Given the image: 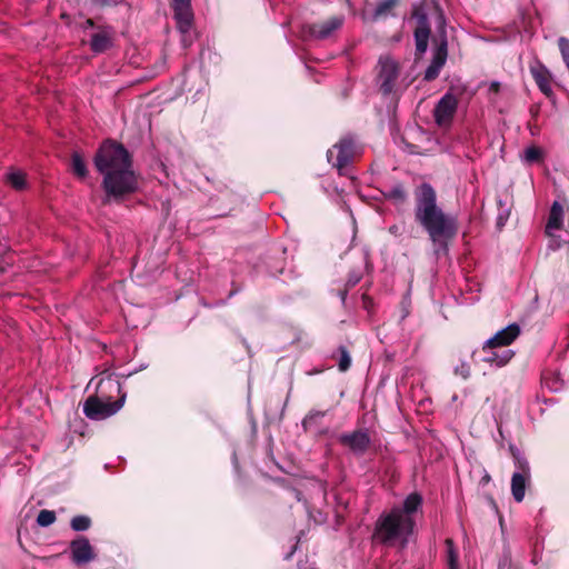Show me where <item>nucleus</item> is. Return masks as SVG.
<instances>
[{
    "mask_svg": "<svg viewBox=\"0 0 569 569\" xmlns=\"http://www.w3.org/2000/svg\"><path fill=\"white\" fill-rule=\"evenodd\" d=\"M326 412L325 411H319V410H312L310 411L302 420V427L308 430L310 429L313 423L319 420V419H322L325 417Z\"/></svg>",
    "mask_w": 569,
    "mask_h": 569,
    "instance_id": "cd10ccee",
    "label": "nucleus"
},
{
    "mask_svg": "<svg viewBox=\"0 0 569 569\" xmlns=\"http://www.w3.org/2000/svg\"><path fill=\"white\" fill-rule=\"evenodd\" d=\"M499 86H500V84H499V82L493 81V82H491V84H490V89H491L492 91H496V92H497V91L499 90Z\"/></svg>",
    "mask_w": 569,
    "mask_h": 569,
    "instance_id": "4c0bfd02",
    "label": "nucleus"
},
{
    "mask_svg": "<svg viewBox=\"0 0 569 569\" xmlns=\"http://www.w3.org/2000/svg\"><path fill=\"white\" fill-rule=\"evenodd\" d=\"M361 279V276L360 274H351L348 279V284L349 286H356Z\"/></svg>",
    "mask_w": 569,
    "mask_h": 569,
    "instance_id": "f704fd0d",
    "label": "nucleus"
},
{
    "mask_svg": "<svg viewBox=\"0 0 569 569\" xmlns=\"http://www.w3.org/2000/svg\"><path fill=\"white\" fill-rule=\"evenodd\" d=\"M447 547V562L449 569H458V555L455 550L453 542L451 539L446 540Z\"/></svg>",
    "mask_w": 569,
    "mask_h": 569,
    "instance_id": "a878e982",
    "label": "nucleus"
},
{
    "mask_svg": "<svg viewBox=\"0 0 569 569\" xmlns=\"http://www.w3.org/2000/svg\"><path fill=\"white\" fill-rule=\"evenodd\" d=\"M355 156V142L351 138H343L337 144L329 149L327 158L340 174H343L345 168L351 162Z\"/></svg>",
    "mask_w": 569,
    "mask_h": 569,
    "instance_id": "6e6552de",
    "label": "nucleus"
},
{
    "mask_svg": "<svg viewBox=\"0 0 569 569\" xmlns=\"http://www.w3.org/2000/svg\"><path fill=\"white\" fill-rule=\"evenodd\" d=\"M415 519L402 515L399 508L382 513L376 522L375 539L387 546L405 549L415 531Z\"/></svg>",
    "mask_w": 569,
    "mask_h": 569,
    "instance_id": "7ed1b4c3",
    "label": "nucleus"
},
{
    "mask_svg": "<svg viewBox=\"0 0 569 569\" xmlns=\"http://www.w3.org/2000/svg\"><path fill=\"white\" fill-rule=\"evenodd\" d=\"M513 356V350L488 342H485L481 349V361L490 368L505 367Z\"/></svg>",
    "mask_w": 569,
    "mask_h": 569,
    "instance_id": "9d476101",
    "label": "nucleus"
},
{
    "mask_svg": "<svg viewBox=\"0 0 569 569\" xmlns=\"http://www.w3.org/2000/svg\"><path fill=\"white\" fill-rule=\"evenodd\" d=\"M458 108V99L450 92H447L436 104L433 110L435 121L440 127H447L451 123Z\"/></svg>",
    "mask_w": 569,
    "mask_h": 569,
    "instance_id": "9b49d317",
    "label": "nucleus"
},
{
    "mask_svg": "<svg viewBox=\"0 0 569 569\" xmlns=\"http://www.w3.org/2000/svg\"><path fill=\"white\" fill-rule=\"evenodd\" d=\"M455 372L460 375L463 379H467L470 376V367L468 363L462 362L460 366L456 367Z\"/></svg>",
    "mask_w": 569,
    "mask_h": 569,
    "instance_id": "473e14b6",
    "label": "nucleus"
},
{
    "mask_svg": "<svg viewBox=\"0 0 569 569\" xmlns=\"http://www.w3.org/2000/svg\"><path fill=\"white\" fill-rule=\"evenodd\" d=\"M56 521V513L51 510H41L37 517L40 527H48Z\"/></svg>",
    "mask_w": 569,
    "mask_h": 569,
    "instance_id": "bb28decb",
    "label": "nucleus"
},
{
    "mask_svg": "<svg viewBox=\"0 0 569 569\" xmlns=\"http://www.w3.org/2000/svg\"><path fill=\"white\" fill-rule=\"evenodd\" d=\"M541 157V150L536 147H529L525 150L523 158L527 162L531 163L538 161Z\"/></svg>",
    "mask_w": 569,
    "mask_h": 569,
    "instance_id": "2f4dec72",
    "label": "nucleus"
},
{
    "mask_svg": "<svg viewBox=\"0 0 569 569\" xmlns=\"http://www.w3.org/2000/svg\"><path fill=\"white\" fill-rule=\"evenodd\" d=\"M338 440L342 446L359 456L367 451L371 442L368 431L363 429L341 433Z\"/></svg>",
    "mask_w": 569,
    "mask_h": 569,
    "instance_id": "f8f14e48",
    "label": "nucleus"
},
{
    "mask_svg": "<svg viewBox=\"0 0 569 569\" xmlns=\"http://www.w3.org/2000/svg\"><path fill=\"white\" fill-rule=\"evenodd\" d=\"M121 0H90L96 6H112L119 3Z\"/></svg>",
    "mask_w": 569,
    "mask_h": 569,
    "instance_id": "72a5a7b5",
    "label": "nucleus"
},
{
    "mask_svg": "<svg viewBox=\"0 0 569 569\" xmlns=\"http://www.w3.org/2000/svg\"><path fill=\"white\" fill-rule=\"evenodd\" d=\"M520 335V327L517 323H511L506 328L499 330L493 337L489 338L486 342L497 345L499 347L508 348Z\"/></svg>",
    "mask_w": 569,
    "mask_h": 569,
    "instance_id": "f3484780",
    "label": "nucleus"
},
{
    "mask_svg": "<svg viewBox=\"0 0 569 569\" xmlns=\"http://www.w3.org/2000/svg\"><path fill=\"white\" fill-rule=\"evenodd\" d=\"M439 36L437 39V47L433 51L432 60L429 64V67L425 71V80L431 81L435 80L439 73L442 67L445 66L448 57V42H447V34L445 31V20L442 14L439 16Z\"/></svg>",
    "mask_w": 569,
    "mask_h": 569,
    "instance_id": "423d86ee",
    "label": "nucleus"
},
{
    "mask_svg": "<svg viewBox=\"0 0 569 569\" xmlns=\"http://www.w3.org/2000/svg\"><path fill=\"white\" fill-rule=\"evenodd\" d=\"M124 401L126 393H122L116 401L90 396L83 403V413L91 420H103L117 413L123 407Z\"/></svg>",
    "mask_w": 569,
    "mask_h": 569,
    "instance_id": "39448f33",
    "label": "nucleus"
},
{
    "mask_svg": "<svg viewBox=\"0 0 569 569\" xmlns=\"http://www.w3.org/2000/svg\"><path fill=\"white\" fill-rule=\"evenodd\" d=\"M558 44H559V50L561 52L562 60L569 70V40L567 38L561 37L558 40Z\"/></svg>",
    "mask_w": 569,
    "mask_h": 569,
    "instance_id": "7c9ffc66",
    "label": "nucleus"
},
{
    "mask_svg": "<svg viewBox=\"0 0 569 569\" xmlns=\"http://www.w3.org/2000/svg\"><path fill=\"white\" fill-rule=\"evenodd\" d=\"M415 17L417 18L419 24L415 31L416 48L417 51L422 54L426 52L428 47L430 30L426 14L416 11Z\"/></svg>",
    "mask_w": 569,
    "mask_h": 569,
    "instance_id": "dca6fc26",
    "label": "nucleus"
},
{
    "mask_svg": "<svg viewBox=\"0 0 569 569\" xmlns=\"http://www.w3.org/2000/svg\"><path fill=\"white\" fill-rule=\"evenodd\" d=\"M112 32L110 29L104 28L93 33L91 37L90 46L92 51L100 53L111 47Z\"/></svg>",
    "mask_w": 569,
    "mask_h": 569,
    "instance_id": "6ab92c4d",
    "label": "nucleus"
},
{
    "mask_svg": "<svg viewBox=\"0 0 569 569\" xmlns=\"http://www.w3.org/2000/svg\"><path fill=\"white\" fill-rule=\"evenodd\" d=\"M387 197L395 201L402 202L406 199V192L402 186L397 184L388 191Z\"/></svg>",
    "mask_w": 569,
    "mask_h": 569,
    "instance_id": "c756f323",
    "label": "nucleus"
},
{
    "mask_svg": "<svg viewBox=\"0 0 569 569\" xmlns=\"http://www.w3.org/2000/svg\"><path fill=\"white\" fill-rule=\"evenodd\" d=\"M71 168L73 173L79 178H84L87 176V166L78 152H73L71 157Z\"/></svg>",
    "mask_w": 569,
    "mask_h": 569,
    "instance_id": "b1692460",
    "label": "nucleus"
},
{
    "mask_svg": "<svg viewBox=\"0 0 569 569\" xmlns=\"http://www.w3.org/2000/svg\"><path fill=\"white\" fill-rule=\"evenodd\" d=\"M422 505V498L420 495L413 492L410 493L403 501L402 507H398L402 515L411 516L418 511Z\"/></svg>",
    "mask_w": 569,
    "mask_h": 569,
    "instance_id": "5701e85b",
    "label": "nucleus"
},
{
    "mask_svg": "<svg viewBox=\"0 0 569 569\" xmlns=\"http://www.w3.org/2000/svg\"><path fill=\"white\" fill-rule=\"evenodd\" d=\"M545 385L552 391H558L560 389V387L551 383V381L549 379H545Z\"/></svg>",
    "mask_w": 569,
    "mask_h": 569,
    "instance_id": "e433bc0d",
    "label": "nucleus"
},
{
    "mask_svg": "<svg viewBox=\"0 0 569 569\" xmlns=\"http://www.w3.org/2000/svg\"><path fill=\"white\" fill-rule=\"evenodd\" d=\"M490 480V476L486 473L482 478V482H488Z\"/></svg>",
    "mask_w": 569,
    "mask_h": 569,
    "instance_id": "ea45409f",
    "label": "nucleus"
},
{
    "mask_svg": "<svg viewBox=\"0 0 569 569\" xmlns=\"http://www.w3.org/2000/svg\"><path fill=\"white\" fill-rule=\"evenodd\" d=\"M71 559L77 566L86 565L96 559L93 547L86 537H78L70 543Z\"/></svg>",
    "mask_w": 569,
    "mask_h": 569,
    "instance_id": "ddd939ff",
    "label": "nucleus"
},
{
    "mask_svg": "<svg viewBox=\"0 0 569 569\" xmlns=\"http://www.w3.org/2000/svg\"><path fill=\"white\" fill-rule=\"evenodd\" d=\"M342 16L331 17L320 23L303 24L300 29V37L303 41L329 39L343 24Z\"/></svg>",
    "mask_w": 569,
    "mask_h": 569,
    "instance_id": "0eeeda50",
    "label": "nucleus"
},
{
    "mask_svg": "<svg viewBox=\"0 0 569 569\" xmlns=\"http://www.w3.org/2000/svg\"><path fill=\"white\" fill-rule=\"evenodd\" d=\"M94 166L103 176L102 186L108 197H122L137 189L129 153L121 144L104 142L94 157Z\"/></svg>",
    "mask_w": 569,
    "mask_h": 569,
    "instance_id": "f03ea898",
    "label": "nucleus"
},
{
    "mask_svg": "<svg viewBox=\"0 0 569 569\" xmlns=\"http://www.w3.org/2000/svg\"><path fill=\"white\" fill-rule=\"evenodd\" d=\"M520 471L513 472L511 477V493L517 502H521L526 495V487L530 478L528 463L519 462Z\"/></svg>",
    "mask_w": 569,
    "mask_h": 569,
    "instance_id": "4468645a",
    "label": "nucleus"
},
{
    "mask_svg": "<svg viewBox=\"0 0 569 569\" xmlns=\"http://www.w3.org/2000/svg\"><path fill=\"white\" fill-rule=\"evenodd\" d=\"M563 218L565 211L562 206L558 201H555L550 208L546 233L550 237L555 236V232L562 228Z\"/></svg>",
    "mask_w": 569,
    "mask_h": 569,
    "instance_id": "a211bd4d",
    "label": "nucleus"
},
{
    "mask_svg": "<svg viewBox=\"0 0 569 569\" xmlns=\"http://www.w3.org/2000/svg\"><path fill=\"white\" fill-rule=\"evenodd\" d=\"M4 181L16 190H24L28 186L26 173L19 169L11 168L4 176Z\"/></svg>",
    "mask_w": 569,
    "mask_h": 569,
    "instance_id": "4be33fe9",
    "label": "nucleus"
},
{
    "mask_svg": "<svg viewBox=\"0 0 569 569\" xmlns=\"http://www.w3.org/2000/svg\"><path fill=\"white\" fill-rule=\"evenodd\" d=\"M389 232L393 236H399L400 234V227L397 226V224H392L389 227Z\"/></svg>",
    "mask_w": 569,
    "mask_h": 569,
    "instance_id": "c9c22d12",
    "label": "nucleus"
},
{
    "mask_svg": "<svg viewBox=\"0 0 569 569\" xmlns=\"http://www.w3.org/2000/svg\"><path fill=\"white\" fill-rule=\"evenodd\" d=\"M398 0H381L378 2L376 9L373 10L370 17L363 14L365 19H369L371 21H378L381 19H386L392 16V10L396 7Z\"/></svg>",
    "mask_w": 569,
    "mask_h": 569,
    "instance_id": "412c9836",
    "label": "nucleus"
},
{
    "mask_svg": "<svg viewBox=\"0 0 569 569\" xmlns=\"http://www.w3.org/2000/svg\"><path fill=\"white\" fill-rule=\"evenodd\" d=\"M70 526L74 531H86L91 526V519L82 515L76 516L71 519Z\"/></svg>",
    "mask_w": 569,
    "mask_h": 569,
    "instance_id": "393cba45",
    "label": "nucleus"
},
{
    "mask_svg": "<svg viewBox=\"0 0 569 569\" xmlns=\"http://www.w3.org/2000/svg\"><path fill=\"white\" fill-rule=\"evenodd\" d=\"M88 388H94L96 397L111 400L113 395H122L120 382L113 377V375L103 372L100 376L92 378L88 385Z\"/></svg>",
    "mask_w": 569,
    "mask_h": 569,
    "instance_id": "1a4fd4ad",
    "label": "nucleus"
},
{
    "mask_svg": "<svg viewBox=\"0 0 569 569\" xmlns=\"http://www.w3.org/2000/svg\"><path fill=\"white\" fill-rule=\"evenodd\" d=\"M376 82L383 96L397 94L406 86L400 79V66L397 60L386 54L381 56L377 64Z\"/></svg>",
    "mask_w": 569,
    "mask_h": 569,
    "instance_id": "20e7f679",
    "label": "nucleus"
},
{
    "mask_svg": "<svg viewBox=\"0 0 569 569\" xmlns=\"http://www.w3.org/2000/svg\"><path fill=\"white\" fill-rule=\"evenodd\" d=\"M174 11V19L177 20L178 29L186 33L190 30L192 23V12L190 0H172Z\"/></svg>",
    "mask_w": 569,
    "mask_h": 569,
    "instance_id": "2eb2a0df",
    "label": "nucleus"
},
{
    "mask_svg": "<svg viewBox=\"0 0 569 569\" xmlns=\"http://www.w3.org/2000/svg\"><path fill=\"white\" fill-rule=\"evenodd\" d=\"M505 220H506V218H503L502 216H499V218H498V223H499L500 226H502Z\"/></svg>",
    "mask_w": 569,
    "mask_h": 569,
    "instance_id": "58836bf2",
    "label": "nucleus"
},
{
    "mask_svg": "<svg viewBox=\"0 0 569 569\" xmlns=\"http://www.w3.org/2000/svg\"><path fill=\"white\" fill-rule=\"evenodd\" d=\"M531 74L540 91L547 97H550L552 94V88L549 71L541 66L538 68H531Z\"/></svg>",
    "mask_w": 569,
    "mask_h": 569,
    "instance_id": "aec40b11",
    "label": "nucleus"
},
{
    "mask_svg": "<svg viewBox=\"0 0 569 569\" xmlns=\"http://www.w3.org/2000/svg\"><path fill=\"white\" fill-rule=\"evenodd\" d=\"M339 352H340V359H339L338 367H339L340 371L345 372L351 366V357H350L347 348L343 346L339 347Z\"/></svg>",
    "mask_w": 569,
    "mask_h": 569,
    "instance_id": "c85d7f7f",
    "label": "nucleus"
},
{
    "mask_svg": "<svg viewBox=\"0 0 569 569\" xmlns=\"http://www.w3.org/2000/svg\"><path fill=\"white\" fill-rule=\"evenodd\" d=\"M415 220L439 249L446 250L448 241L458 232L457 219L438 206L437 193L429 183L415 191Z\"/></svg>",
    "mask_w": 569,
    "mask_h": 569,
    "instance_id": "f257e3e1",
    "label": "nucleus"
}]
</instances>
